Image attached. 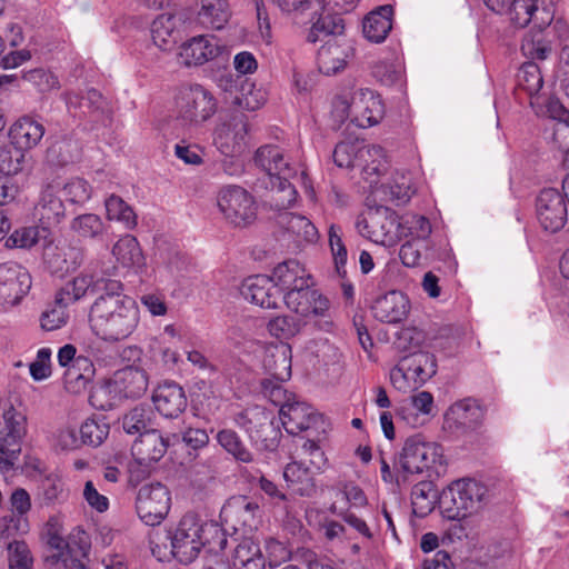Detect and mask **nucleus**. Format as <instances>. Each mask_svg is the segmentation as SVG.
<instances>
[{
  "instance_id": "nucleus-62",
  "label": "nucleus",
  "mask_w": 569,
  "mask_h": 569,
  "mask_svg": "<svg viewBox=\"0 0 569 569\" xmlns=\"http://www.w3.org/2000/svg\"><path fill=\"white\" fill-rule=\"evenodd\" d=\"M372 74L381 83L392 86L401 83L402 70L396 59L388 58L375 62L372 66Z\"/></svg>"
},
{
  "instance_id": "nucleus-12",
  "label": "nucleus",
  "mask_w": 569,
  "mask_h": 569,
  "mask_svg": "<svg viewBox=\"0 0 569 569\" xmlns=\"http://www.w3.org/2000/svg\"><path fill=\"white\" fill-rule=\"evenodd\" d=\"M217 206L223 218L236 227H247L257 218L254 198L239 186L222 187L217 193Z\"/></svg>"
},
{
  "instance_id": "nucleus-15",
  "label": "nucleus",
  "mask_w": 569,
  "mask_h": 569,
  "mask_svg": "<svg viewBox=\"0 0 569 569\" xmlns=\"http://www.w3.org/2000/svg\"><path fill=\"white\" fill-rule=\"evenodd\" d=\"M171 506L168 488L160 482L142 486L137 495L136 510L147 526H157L167 517Z\"/></svg>"
},
{
  "instance_id": "nucleus-45",
  "label": "nucleus",
  "mask_w": 569,
  "mask_h": 569,
  "mask_svg": "<svg viewBox=\"0 0 569 569\" xmlns=\"http://www.w3.org/2000/svg\"><path fill=\"white\" fill-rule=\"evenodd\" d=\"M279 223L296 237V242H315L318 239V230L315 224L305 216L295 213H283L279 218Z\"/></svg>"
},
{
  "instance_id": "nucleus-3",
  "label": "nucleus",
  "mask_w": 569,
  "mask_h": 569,
  "mask_svg": "<svg viewBox=\"0 0 569 569\" xmlns=\"http://www.w3.org/2000/svg\"><path fill=\"white\" fill-rule=\"evenodd\" d=\"M254 162L264 172L262 183L271 191V208L278 211L291 208L298 193L289 180L296 176V169L283 150L276 144L262 146L256 151Z\"/></svg>"
},
{
  "instance_id": "nucleus-24",
  "label": "nucleus",
  "mask_w": 569,
  "mask_h": 569,
  "mask_svg": "<svg viewBox=\"0 0 569 569\" xmlns=\"http://www.w3.org/2000/svg\"><path fill=\"white\" fill-rule=\"evenodd\" d=\"M360 161L362 162V177L371 187H381L391 173L386 152L379 146L361 147Z\"/></svg>"
},
{
  "instance_id": "nucleus-17",
  "label": "nucleus",
  "mask_w": 569,
  "mask_h": 569,
  "mask_svg": "<svg viewBox=\"0 0 569 569\" xmlns=\"http://www.w3.org/2000/svg\"><path fill=\"white\" fill-rule=\"evenodd\" d=\"M220 41L210 34L193 36L181 42L177 50L178 63L186 68L201 67L222 53Z\"/></svg>"
},
{
  "instance_id": "nucleus-43",
  "label": "nucleus",
  "mask_w": 569,
  "mask_h": 569,
  "mask_svg": "<svg viewBox=\"0 0 569 569\" xmlns=\"http://www.w3.org/2000/svg\"><path fill=\"white\" fill-rule=\"evenodd\" d=\"M234 569H264L266 559L258 543L252 539L241 540L232 556Z\"/></svg>"
},
{
  "instance_id": "nucleus-25",
  "label": "nucleus",
  "mask_w": 569,
  "mask_h": 569,
  "mask_svg": "<svg viewBox=\"0 0 569 569\" xmlns=\"http://www.w3.org/2000/svg\"><path fill=\"white\" fill-rule=\"evenodd\" d=\"M102 278H98L93 271L83 270L72 279L64 282L56 295V305L70 306L98 288Z\"/></svg>"
},
{
  "instance_id": "nucleus-7",
  "label": "nucleus",
  "mask_w": 569,
  "mask_h": 569,
  "mask_svg": "<svg viewBox=\"0 0 569 569\" xmlns=\"http://www.w3.org/2000/svg\"><path fill=\"white\" fill-rule=\"evenodd\" d=\"M169 447L168 439L160 431L150 429L141 433L131 447L132 460L128 465L130 481L139 483L163 458Z\"/></svg>"
},
{
  "instance_id": "nucleus-4",
  "label": "nucleus",
  "mask_w": 569,
  "mask_h": 569,
  "mask_svg": "<svg viewBox=\"0 0 569 569\" xmlns=\"http://www.w3.org/2000/svg\"><path fill=\"white\" fill-rule=\"evenodd\" d=\"M399 466L405 473L438 479L446 475L448 460L441 445L428 441L421 435H415L405 441Z\"/></svg>"
},
{
  "instance_id": "nucleus-13",
  "label": "nucleus",
  "mask_w": 569,
  "mask_h": 569,
  "mask_svg": "<svg viewBox=\"0 0 569 569\" xmlns=\"http://www.w3.org/2000/svg\"><path fill=\"white\" fill-rule=\"evenodd\" d=\"M58 363L63 371V383L68 392L80 395L84 392L94 375L92 361L84 356L77 355V348L67 343L57 355Z\"/></svg>"
},
{
  "instance_id": "nucleus-38",
  "label": "nucleus",
  "mask_w": 569,
  "mask_h": 569,
  "mask_svg": "<svg viewBox=\"0 0 569 569\" xmlns=\"http://www.w3.org/2000/svg\"><path fill=\"white\" fill-rule=\"evenodd\" d=\"M223 512L228 517H233L236 520L234 526H240L246 533L256 530L261 518L258 503L248 500L246 497H240L232 503H229L224 507ZM234 528L238 529L237 527Z\"/></svg>"
},
{
  "instance_id": "nucleus-47",
  "label": "nucleus",
  "mask_w": 569,
  "mask_h": 569,
  "mask_svg": "<svg viewBox=\"0 0 569 569\" xmlns=\"http://www.w3.org/2000/svg\"><path fill=\"white\" fill-rule=\"evenodd\" d=\"M433 479L429 481H420L413 486L411 490V503L413 513L417 517H426L429 515L436 505L438 491L432 483Z\"/></svg>"
},
{
  "instance_id": "nucleus-2",
  "label": "nucleus",
  "mask_w": 569,
  "mask_h": 569,
  "mask_svg": "<svg viewBox=\"0 0 569 569\" xmlns=\"http://www.w3.org/2000/svg\"><path fill=\"white\" fill-rule=\"evenodd\" d=\"M173 557L181 563L192 562L202 548L220 552L227 546L224 530L216 522H203L193 515H186L173 531L169 532Z\"/></svg>"
},
{
  "instance_id": "nucleus-42",
  "label": "nucleus",
  "mask_w": 569,
  "mask_h": 569,
  "mask_svg": "<svg viewBox=\"0 0 569 569\" xmlns=\"http://www.w3.org/2000/svg\"><path fill=\"white\" fill-rule=\"evenodd\" d=\"M346 58V50L338 43L337 39H329L318 51L319 71L327 76L335 74L345 68Z\"/></svg>"
},
{
  "instance_id": "nucleus-28",
  "label": "nucleus",
  "mask_w": 569,
  "mask_h": 569,
  "mask_svg": "<svg viewBox=\"0 0 569 569\" xmlns=\"http://www.w3.org/2000/svg\"><path fill=\"white\" fill-rule=\"evenodd\" d=\"M114 386L126 398H138L148 389V377L144 370L137 367H126L116 372L111 382L101 387L97 392H107Z\"/></svg>"
},
{
  "instance_id": "nucleus-6",
  "label": "nucleus",
  "mask_w": 569,
  "mask_h": 569,
  "mask_svg": "<svg viewBox=\"0 0 569 569\" xmlns=\"http://www.w3.org/2000/svg\"><path fill=\"white\" fill-rule=\"evenodd\" d=\"M310 286L309 282L302 289L286 292L283 302L299 319L306 321V325L315 321L319 330L331 332L335 326L330 318V300Z\"/></svg>"
},
{
  "instance_id": "nucleus-5",
  "label": "nucleus",
  "mask_w": 569,
  "mask_h": 569,
  "mask_svg": "<svg viewBox=\"0 0 569 569\" xmlns=\"http://www.w3.org/2000/svg\"><path fill=\"white\" fill-rule=\"evenodd\" d=\"M486 496V486L475 479L462 478L443 489L439 505L445 518L461 520L480 511Z\"/></svg>"
},
{
  "instance_id": "nucleus-63",
  "label": "nucleus",
  "mask_w": 569,
  "mask_h": 569,
  "mask_svg": "<svg viewBox=\"0 0 569 569\" xmlns=\"http://www.w3.org/2000/svg\"><path fill=\"white\" fill-rule=\"evenodd\" d=\"M71 229L82 238H96L102 234L104 224L101 218L94 213H84L76 217L71 222Z\"/></svg>"
},
{
  "instance_id": "nucleus-39",
  "label": "nucleus",
  "mask_w": 569,
  "mask_h": 569,
  "mask_svg": "<svg viewBox=\"0 0 569 569\" xmlns=\"http://www.w3.org/2000/svg\"><path fill=\"white\" fill-rule=\"evenodd\" d=\"M310 469V467H306L299 461H292L283 470L287 486L301 497H311L317 491L315 478Z\"/></svg>"
},
{
  "instance_id": "nucleus-23",
  "label": "nucleus",
  "mask_w": 569,
  "mask_h": 569,
  "mask_svg": "<svg viewBox=\"0 0 569 569\" xmlns=\"http://www.w3.org/2000/svg\"><path fill=\"white\" fill-rule=\"evenodd\" d=\"M321 4L322 8L315 14H302L299 19H307L311 23L307 34V40L311 43L325 40L330 36L341 34L345 29L342 19L327 8L325 0Z\"/></svg>"
},
{
  "instance_id": "nucleus-26",
  "label": "nucleus",
  "mask_w": 569,
  "mask_h": 569,
  "mask_svg": "<svg viewBox=\"0 0 569 569\" xmlns=\"http://www.w3.org/2000/svg\"><path fill=\"white\" fill-rule=\"evenodd\" d=\"M271 279L280 289V298H283L286 292L307 286L310 282V274L298 260L289 259L274 267Z\"/></svg>"
},
{
  "instance_id": "nucleus-22",
  "label": "nucleus",
  "mask_w": 569,
  "mask_h": 569,
  "mask_svg": "<svg viewBox=\"0 0 569 569\" xmlns=\"http://www.w3.org/2000/svg\"><path fill=\"white\" fill-rule=\"evenodd\" d=\"M152 402L160 415L177 418L187 408V396L181 386L173 381L159 385L152 395Z\"/></svg>"
},
{
  "instance_id": "nucleus-19",
  "label": "nucleus",
  "mask_w": 569,
  "mask_h": 569,
  "mask_svg": "<svg viewBox=\"0 0 569 569\" xmlns=\"http://www.w3.org/2000/svg\"><path fill=\"white\" fill-rule=\"evenodd\" d=\"M536 207L538 220L545 230L557 232L565 226L567 206L557 189H543L537 199Z\"/></svg>"
},
{
  "instance_id": "nucleus-30",
  "label": "nucleus",
  "mask_w": 569,
  "mask_h": 569,
  "mask_svg": "<svg viewBox=\"0 0 569 569\" xmlns=\"http://www.w3.org/2000/svg\"><path fill=\"white\" fill-rule=\"evenodd\" d=\"M60 183H48L41 191L40 199L34 208V214L39 218L42 226H56L64 217V204L58 197Z\"/></svg>"
},
{
  "instance_id": "nucleus-16",
  "label": "nucleus",
  "mask_w": 569,
  "mask_h": 569,
  "mask_svg": "<svg viewBox=\"0 0 569 569\" xmlns=\"http://www.w3.org/2000/svg\"><path fill=\"white\" fill-rule=\"evenodd\" d=\"M31 288V276L21 264H0V310L18 305Z\"/></svg>"
},
{
  "instance_id": "nucleus-37",
  "label": "nucleus",
  "mask_w": 569,
  "mask_h": 569,
  "mask_svg": "<svg viewBox=\"0 0 569 569\" xmlns=\"http://www.w3.org/2000/svg\"><path fill=\"white\" fill-rule=\"evenodd\" d=\"M380 188L386 196H389L391 201L402 204L408 202L416 192V182L410 171L396 169L382 182Z\"/></svg>"
},
{
  "instance_id": "nucleus-61",
  "label": "nucleus",
  "mask_w": 569,
  "mask_h": 569,
  "mask_svg": "<svg viewBox=\"0 0 569 569\" xmlns=\"http://www.w3.org/2000/svg\"><path fill=\"white\" fill-rule=\"evenodd\" d=\"M26 162L24 151L14 146L0 149V172L4 176H14L22 171Z\"/></svg>"
},
{
  "instance_id": "nucleus-29",
  "label": "nucleus",
  "mask_w": 569,
  "mask_h": 569,
  "mask_svg": "<svg viewBox=\"0 0 569 569\" xmlns=\"http://www.w3.org/2000/svg\"><path fill=\"white\" fill-rule=\"evenodd\" d=\"M291 360L290 345L280 342L266 348L262 366L276 381L284 382L291 377Z\"/></svg>"
},
{
  "instance_id": "nucleus-52",
  "label": "nucleus",
  "mask_w": 569,
  "mask_h": 569,
  "mask_svg": "<svg viewBox=\"0 0 569 569\" xmlns=\"http://www.w3.org/2000/svg\"><path fill=\"white\" fill-rule=\"evenodd\" d=\"M107 217L109 220L121 222L126 229H133L137 226V216L133 209L118 196H110L104 201Z\"/></svg>"
},
{
  "instance_id": "nucleus-51",
  "label": "nucleus",
  "mask_w": 569,
  "mask_h": 569,
  "mask_svg": "<svg viewBox=\"0 0 569 569\" xmlns=\"http://www.w3.org/2000/svg\"><path fill=\"white\" fill-rule=\"evenodd\" d=\"M110 426L104 418H88L80 427L82 445L99 447L108 438Z\"/></svg>"
},
{
  "instance_id": "nucleus-36",
  "label": "nucleus",
  "mask_w": 569,
  "mask_h": 569,
  "mask_svg": "<svg viewBox=\"0 0 569 569\" xmlns=\"http://www.w3.org/2000/svg\"><path fill=\"white\" fill-rule=\"evenodd\" d=\"M111 253L116 262L121 268L132 270L134 272L141 271L144 266V257L138 240L131 236L126 234L121 237L113 246Z\"/></svg>"
},
{
  "instance_id": "nucleus-1",
  "label": "nucleus",
  "mask_w": 569,
  "mask_h": 569,
  "mask_svg": "<svg viewBox=\"0 0 569 569\" xmlns=\"http://www.w3.org/2000/svg\"><path fill=\"white\" fill-rule=\"evenodd\" d=\"M88 317L94 336L107 342H120L137 330L140 310L133 298L94 299Z\"/></svg>"
},
{
  "instance_id": "nucleus-50",
  "label": "nucleus",
  "mask_w": 569,
  "mask_h": 569,
  "mask_svg": "<svg viewBox=\"0 0 569 569\" xmlns=\"http://www.w3.org/2000/svg\"><path fill=\"white\" fill-rule=\"evenodd\" d=\"M39 496L46 506L61 503L68 498L62 477L58 473L46 476L39 485Z\"/></svg>"
},
{
  "instance_id": "nucleus-55",
  "label": "nucleus",
  "mask_w": 569,
  "mask_h": 569,
  "mask_svg": "<svg viewBox=\"0 0 569 569\" xmlns=\"http://www.w3.org/2000/svg\"><path fill=\"white\" fill-rule=\"evenodd\" d=\"M50 234L48 227H23L17 229L9 237L7 244L16 248H31L41 239H47Z\"/></svg>"
},
{
  "instance_id": "nucleus-57",
  "label": "nucleus",
  "mask_w": 569,
  "mask_h": 569,
  "mask_svg": "<svg viewBox=\"0 0 569 569\" xmlns=\"http://www.w3.org/2000/svg\"><path fill=\"white\" fill-rule=\"evenodd\" d=\"M123 430L128 435L143 433L151 428V411L142 406L134 407L122 418Z\"/></svg>"
},
{
  "instance_id": "nucleus-10",
  "label": "nucleus",
  "mask_w": 569,
  "mask_h": 569,
  "mask_svg": "<svg viewBox=\"0 0 569 569\" xmlns=\"http://www.w3.org/2000/svg\"><path fill=\"white\" fill-rule=\"evenodd\" d=\"M335 111L340 112L339 117L350 118L360 128H369L380 122L385 114V107L380 96L373 90L361 88L352 93L351 101L337 99Z\"/></svg>"
},
{
  "instance_id": "nucleus-31",
  "label": "nucleus",
  "mask_w": 569,
  "mask_h": 569,
  "mask_svg": "<svg viewBox=\"0 0 569 569\" xmlns=\"http://www.w3.org/2000/svg\"><path fill=\"white\" fill-rule=\"evenodd\" d=\"M227 0H196V23L204 29L221 30L229 21Z\"/></svg>"
},
{
  "instance_id": "nucleus-48",
  "label": "nucleus",
  "mask_w": 569,
  "mask_h": 569,
  "mask_svg": "<svg viewBox=\"0 0 569 569\" xmlns=\"http://www.w3.org/2000/svg\"><path fill=\"white\" fill-rule=\"evenodd\" d=\"M306 326V321L295 318L289 315H281L273 317L267 323V330L270 336L280 339L289 340L299 335Z\"/></svg>"
},
{
  "instance_id": "nucleus-53",
  "label": "nucleus",
  "mask_w": 569,
  "mask_h": 569,
  "mask_svg": "<svg viewBox=\"0 0 569 569\" xmlns=\"http://www.w3.org/2000/svg\"><path fill=\"white\" fill-rule=\"evenodd\" d=\"M306 518L308 523L320 530L329 541L341 538L345 532V527L340 522L329 519L322 510L311 509L307 511Z\"/></svg>"
},
{
  "instance_id": "nucleus-44",
  "label": "nucleus",
  "mask_w": 569,
  "mask_h": 569,
  "mask_svg": "<svg viewBox=\"0 0 569 569\" xmlns=\"http://www.w3.org/2000/svg\"><path fill=\"white\" fill-rule=\"evenodd\" d=\"M44 539L52 551V553L47 557L48 562L61 566L63 569H84L83 562L72 555L69 543L63 536L48 537Z\"/></svg>"
},
{
  "instance_id": "nucleus-9",
  "label": "nucleus",
  "mask_w": 569,
  "mask_h": 569,
  "mask_svg": "<svg viewBox=\"0 0 569 569\" xmlns=\"http://www.w3.org/2000/svg\"><path fill=\"white\" fill-rule=\"evenodd\" d=\"M436 370L433 355L425 351L411 352L391 369L390 381L397 390L407 393L426 383Z\"/></svg>"
},
{
  "instance_id": "nucleus-34",
  "label": "nucleus",
  "mask_w": 569,
  "mask_h": 569,
  "mask_svg": "<svg viewBox=\"0 0 569 569\" xmlns=\"http://www.w3.org/2000/svg\"><path fill=\"white\" fill-rule=\"evenodd\" d=\"M181 20L173 13L159 14L150 26L151 39L159 49L170 50L181 36Z\"/></svg>"
},
{
  "instance_id": "nucleus-20",
  "label": "nucleus",
  "mask_w": 569,
  "mask_h": 569,
  "mask_svg": "<svg viewBox=\"0 0 569 569\" xmlns=\"http://www.w3.org/2000/svg\"><path fill=\"white\" fill-rule=\"evenodd\" d=\"M240 295L249 302L266 309H276L280 301V289L271 277L256 274L244 279L239 288Z\"/></svg>"
},
{
  "instance_id": "nucleus-54",
  "label": "nucleus",
  "mask_w": 569,
  "mask_h": 569,
  "mask_svg": "<svg viewBox=\"0 0 569 569\" xmlns=\"http://www.w3.org/2000/svg\"><path fill=\"white\" fill-rule=\"evenodd\" d=\"M518 87L525 90L530 97L539 93L543 86V78L540 68L535 62L523 63L517 74Z\"/></svg>"
},
{
  "instance_id": "nucleus-32",
  "label": "nucleus",
  "mask_w": 569,
  "mask_h": 569,
  "mask_svg": "<svg viewBox=\"0 0 569 569\" xmlns=\"http://www.w3.org/2000/svg\"><path fill=\"white\" fill-rule=\"evenodd\" d=\"M27 432V416L13 406L4 409L0 418V442L12 448H20Z\"/></svg>"
},
{
  "instance_id": "nucleus-46",
  "label": "nucleus",
  "mask_w": 569,
  "mask_h": 569,
  "mask_svg": "<svg viewBox=\"0 0 569 569\" xmlns=\"http://www.w3.org/2000/svg\"><path fill=\"white\" fill-rule=\"evenodd\" d=\"M530 23L537 31H529L523 37L521 51L529 59L546 60L552 51L550 39L542 32L546 27L539 28L533 22Z\"/></svg>"
},
{
  "instance_id": "nucleus-35",
  "label": "nucleus",
  "mask_w": 569,
  "mask_h": 569,
  "mask_svg": "<svg viewBox=\"0 0 569 569\" xmlns=\"http://www.w3.org/2000/svg\"><path fill=\"white\" fill-rule=\"evenodd\" d=\"M481 418L480 408L471 399L453 403L445 413L443 428L455 431L461 428L475 427Z\"/></svg>"
},
{
  "instance_id": "nucleus-64",
  "label": "nucleus",
  "mask_w": 569,
  "mask_h": 569,
  "mask_svg": "<svg viewBox=\"0 0 569 569\" xmlns=\"http://www.w3.org/2000/svg\"><path fill=\"white\" fill-rule=\"evenodd\" d=\"M546 112L549 118L558 121L555 136L561 132L567 139L561 147L569 149V110H567L558 99H549L546 104Z\"/></svg>"
},
{
  "instance_id": "nucleus-14",
  "label": "nucleus",
  "mask_w": 569,
  "mask_h": 569,
  "mask_svg": "<svg viewBox=\"0 0 569 569\" xmlns=\"http://www.w3.org/2000/svg\"><path fill=\"white\" fill-rule=\"evenodd\" d=\"M179 117L190 124H202L218 110L213 93L200 84H192L180 91L178 101Z\"/></svg>"
},
{
  "instance_id": "nucleus-56",
  "label": "nucleus",
  "mask_w": 569,
  "mask_h": 569,
  "mask_svg": "<svg viewBox=\"0 0 569 569\" xmlns=\"http://www.w3.org/2000/svg\"><path fill=\"white\" fill-rule=\"evenodd\" d=\"M279 10L295 20L302 14H315L322 8V0H271Z\"/></svg>"
},
{
  "instance_id": "nucleus-59",
  "label": "nucleus",
  "mask_w": 569,
  "mask_h": 569,
  "mask_svg": "<svg viewBox=\"0 0 569 569\" xmlns=\"http://www.w3.org/2000/svg\"><path fill=\"white\" fill-rule=\"evenodd\" d=\"M66 104L71 109H87L88 112H94L103 109L104 99L96 89H89L86 96L79 97L74 92H67L63 96Z\"/></svg>"
},
{
  "instance_id": "nucleus-18",
  "label": "nucleus",
  "mask_w": 569,
  "mask_h": 569,
  "mask_svg": "<svg viewBox=\"0 0 569 569\" xmlns=\"http://www.w3.org/2000/svg\"><path fill=\"white\" fill-rule=\"evenodd\" d=\"M248 121L244 114H233L217 124L213 143L227 157L241 154L247 147Z\"/></svg>"
},
{
  "instance_id": "nucleus-8",
  "label": "nucleus",
  "mask_w": 569,
  "mask_h": 569,
  "mask_svg": "<svg viewBox=\"0 0 569 569\" xmlns=\"http://www.w3.org/2000/svg\"><path fill=\"white\" fill-rule=\"evenodd\" d=\"M493 12L508 13L510 21L520 28L529 22L542 28L549 27L555 18V4L552 0H483Z\"/></svg>"
},
{
  "instance_id": "nucleus-40",
  "label": "nucleus",
  "mask_w": 569,
  "mask_h": 569,
  "mask_svg": "<svg viewBox=\"0 0 569 569\" xmlns=\"http://www.w3.org/2000/svg\"><path fill=\"white\" fill-rule=\"evenodd\" d=\"M259 483L260 489L272 500L276 512L281 521L287 526L298 528L299 520L296 518L292 500L273 481L261 477Z\"/></svg>"
},
{
  "instance_id": "nucleus-33",
  "label": "nucleus",
  "mask_w": 569,
  "mask_h": 569,
  "mask_svg": "<svg viewBox=\"0 0 569 569\" xmlns=\"http://www.w3.org/2000/svg\"><path fill=\"white\" fill-rule=\"evenodd\" d=\"M44 127L38 120L24 116L18 119L10 128L9 137L11 144L22 151L33 149L44 136Z\"/></svg>"
},
{
  "instance_id": "nucleus-27",
  "label": "nucleus",
  "mask_w": 569,
  "mask_h": 569,
  "mask_svg": "<svg viewBox=\"0 0 569 569\" xmlns=\"http://www.w3.org/2000/svg\"><path fill=\"white\" fill-rule=\"evenodd\" d=\"M279 413L283 427L290 433L311 428L320 418L312 406L301 401L281 405Z\"/></svg>"
},
{
  "instance_id": "nucleus-49",
  "label": "nucleus",
  "mask_w": 569,
  "mask_h": 569,
  "mask_svg": "<svg viewBox=\"0 0 569 569\" xmlns=\"http://www.w3.org/2000/svg\"><path fill=\"white\" fill-rule=\"evenodd\" d=\"M234 423L242 428L250 437L262 431L270 422L269 415L261 407L247 408L233 418Z\"/></svg>"
},
{
  "instance_id": "nucleus-21",
  "label": "nucleus",
  "mask_w": 569,
  "mask_h": 569,
  "mask_svg": "<svg viewBox=\"0 0 569 569\" xmlns=\"http://www.w3.org/2000/svg\"><path fill=\"white\" fill-rule=\"evenodd\" d=\"M371 310L373 317L381 322L399 323L409 315L410 301L403 292L391 290L378 297Z\"/></svg>"
},
{
  "instance_id": "nucleus-60",
  "label": "nucleus",
  "mask_w": 569,
  "mask_h": 569,
  "mask_svg": "<svg viewBox=\"0 0 569 569\" xmlns=\"http://www.w3.org/2000/svg\"><path fill=\"white\" fill-rule=\"evenodd\" d=\"M267 100L266 91L254 83L246 81L236 97V103L246 110L254 111L261 108Z\"/></svg>"
},
{
  "instance_id": "nucleus-58",
  "label": "nucleus",
  "mask_w": 569,
  "mask_h": 569,
  "mask_svg": "<svg viewBox=\"0 0 569 569\" xmlns=\"http://www.w3.org/2000/svg\"><path fill=\"white\" fill-rule=\"evenodd\" d=\"M218 443L236 459L242 462H249L252 460L250 451L240 440L236 431L231 429H223L217 433Z\"/></svg>"
},
{
  "instance_id": "nucleus-41",
  "label": "nucleus",
  "mask_w": 569,
  "mask_h": 569,
  "mask_svg": "<svg viewBox=\"0 0 569 569\" xmlns=\"http://www.w3.org/2000/svg\"><path fill=\"white\" fill-rule=\"evenodd\" d=\"M391 16L392 7L388 4L371 11L362 23L363 36L371 42L385 41L392 28Z\"/></svg>"
},
{
  "instance_id": "nucleus-11",
  "label": "nucleus",
  "mask_w": 569,
  "mask_h": 569,
  "mask_svg": "<svg viewBox=\"0 0 569 569\" xmlns=\"http://www.w3.org/2000/svg\"><path fill=\"white\" fill-rule=\"evenodd\" d=\"M359 234L377 244L393 246L399 238V222L395 211L387 207L369 209L356 221Z\"/></svg>"
}]
</instances>
